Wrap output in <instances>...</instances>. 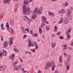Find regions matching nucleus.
<instances>
[{"label": "nucleus", "instance_id": "c03bdc74", "mask_svg": "<svg viewBox=\"0 0 73 73\" xmlns=\"http://www.w3.org/2000/svg\"><path fill=\"white\" fill-rule=\"evenodd\" d=\"M68 2L67 1L65 3V5L66 7H67L68 5Z\"/></svg>", "mask_w": 73, "mask_h": 73}, {"label": "nucleus", "instance_id": "bb28decb", "mask_svg": "<svg viewBox=\"0 0 73 73\" xmlns=\"http://www.w3.org/2000/svg\"><path fill=\"white\" fill-rule=\"evenodd\" d=\"M59 61L60 62H62V56H60L59 57Z\"/></svg>", "mask_w": 73, "mask_h": 73}, {"label": "nucleus", "instance_id": "49530a36", "mask_svg": "<svg viewBox=\"0 0 73 73\" xmlns=\"http://www.w3.org/2000/svg\"><path fill=\"white\" fill-rule=\"evenodd\" d=\"M25 31H27L28 33H29V29L28 28H26L25 29Z\"/></svg>", "mask_w": 73, "mask_h": 73}, {"label": "nucleus", "instance_id": "412c9836", "mask_svg": "<svg viewBox=\"0 0 73 73\" xmlns=\"http://www.w3.org/2000/svg\"><path fill=\"white\" fill-rule=\"evenodd\" d=\"M66 35H67V38L66 40H68L69 41V40H70V38L71 37H70V35L68 33L67 34H66Z\"/></svg>", "mask_w": 73, "mask_h": 73}, {"label": "nucleus", "instance_id": "2eb2a0df", "mask_svg": "<svg viewBox=\"0 0 73 73\" xmlns=\"http://www.w3.org/2000/svg\"><path fill=\"white\" fill-rule=\"evenodd\" d=\"M72 29L71 28H69L68 29V30H67L66 33V35H67L68 34L70 33V32H71V31H72Z\"/></svg>", "mask_w": 73, "mask_h": 73}, {"label": "nucleus", "instance_id": "20e7f679", "mask_svg": "<svg viewBox=\"0 0 73 73\" xmlns=\"http://www.w3.org/2000/svg\"><path fill=\"white\" fill-rule=\"evenodd\" d=\"M37 7H36L35 9H34L33 11L32 12V13L34 14H37V15H41V12L43 11L42 7L40 6L38 11H37Z\"/></svg>", "mask_w": 73, "mask_h": 73}, {"label": "nucleus", "instance_id": "13d9d810", "mask_svg": "<svg viewBox=\"0 0 73 73\" xmlns=\"http://www.w3.org/2000/svg\"><path fill=\"white\" fill-rule=\"evenodd\" d=\"M37 73H41L42 72L40 70H38L37 72Z\"/></svg>", "mask_w": 73, "mask_h": 73}, {"label": "nucleus", "instance_id": "6ab92c4d", "mask_svg": "<svg viewBox=\"0 0 73 73\" xmlns=\"http://www.w3.org/2000/svg\"><path fill=\"white\" fill-rule=\"evenodd\" d=\"M41 19L42 21H43L44 22H46V19L44 16L41 17Z\"/></svg>", "mask_w": 73, "mask_h": 73}, {"label": "nucleus", "instance_id": "680f3d73", "mask_svg": "<svg viewBox=\"0 0 73 73\" xmlns=\"http://www.w3.org/2000/svg\"><path fill=\"white\" fill-rule=\"evenodd\" d=\"M44 22L45 23H46L47 24H49V22H48V21H46L45 22Z\"/></svg>", "mask_w": 73, "mask_h": 73}, {"label": "nucleus", "instance_id": "aec40b11", "mask_svg": "<svg viewBox=\"0 0 73 73\" xmlns=\"http://www.w3.org/2000/svg\"><path fill=\"white\" fill-rule=\"evenodd\" d=\"M66 65H67L66 66V70L67 71H68L69 69V68H70V66L69 65V64H68V63H67V62H66Z\"/></svg>", "mask_w": 73, "mask_h": 73}, {"label": "nucleus", "instance_id": "4468645a", "mask_svg": "<svg viewBox=\"0 0 73 73\" xmlns=\"http://www.w3.org/2000/svg\"><path fill=\"white\" fill-rule=\"evenodd\" d=\"M23 19L25 21H27L29 20V18L26 16H25L23 17Z\"/></svg>", "mask_w": 73, "mask_h": 73}, {"label": "nucleus", "instance_id": "a878e982", "mask_svg": "<svg viewBox=\"0 0 73 73\" xmlns=\"http://www.w3.org/2000/svg\"><path fill=\"white\" fill-rule=\"evenodd\" d=\"M57 25H55L54 27V31L55 32H57Z\"/></svg>", "mask_w": 73, "mask_h": 73}, {"label": "nucleus", "instance_id": "69168bd1", "mask_svg": "<svg viewBox=\"0 0 73 73\" xmlns=\"http://www.w3.org/2000/svg\"><path fill=\"white\" fill-rule=\"evenodd\" d=\"M1 28V29L2 30H4V27H2Z\"/></svg>", "mask_w": 73, "mask_h": 73}, {"label": "nucleus", "instance_id": "0e129e2a", "mask_svg": "<svg viewBox=\"0 0 73 73\" xmlns=\"http://www.w3.org/2000/svg\"><path fill=\"white\" fill-rule=\"evenodd\" d=\"M33 0H30L28 1V3H31V1H33Z\"/></svg>", "mask_w": 73, "mask_h": 73}, {"label": "nucleus", "instance_id": "5fc2aeb1", "mask_svg": "<svg viewBox=\"0 0 73 73\" xmlns=\"http://www.w3.org/2000/svg\"><path fill=\"white\" fill-rule=\"evenodd\" d=\"M22 32L23 33H25V29L24 30H22Z\"/></svg>", "mask_w": 73, "mask_h": 73}, {"label": "nucleus", "instance_id": "9d476101", "mask_svg": "<svg viewBox=\"0 0 73 73\" xmlns=\"http://www.w3.org/2000/svg\"><path fill=\"white\" fill-rule=\"evenodd\" d=\"M2 52L3 55L4 56V57L5 56H7V51L5 50H2Z\"/></svg>", "mask_w": 73, "mask_h": 73}, {"label": "nucleus", "instance_id": "4d7b16f0", "mask_svg": "<svg viewBox=\"0 0 73 73\" xmlns=\"http://www.w3.org/2000/svg\"><path fill=\"white\" fill-rule=\"evenodd\" d=\"M27 37V35H23V38L24 39L25 38Z\"/></svg>", "mask_w": 73, "mask_h": 73}, {"label": "nucleus", "instance_id": "f8f14e48", "mask_svg": "<svg viewBox=\"0 0 73 73\" xmlns=\"http://www.w3.org/2000/svg\"><path fill=\"white\" fill-rule=\"evenodd\" d=\"M21 69L23 72L24 73H30V71L28 72L27 70H24V69L23 68H21Z\"/></svg>", "mask_w": 73, "mask_h": 73}, {"label": "nucleus", "instance_id": "1a4fd4ad", "mask_svg": "<svg viewBox=\"0 0 73 73\" xmlns=\"http://www.w3.org/2000/svg\"><path fill=\"white\" fill-rule=\"evenodd\" d=\"M58 13L59 14H62V13H64V9H62L61 10H59L58 11Z\"/></svg>", "mask_w": 73, "mask_h": 73}, {"label": "nucleus", "instance_id": "7c9ffc66", "mask_svg": "<svg viewBox=\"0 0 73 73\" xmlns=\"http://www.w3.org/2000/svg\"><path fill=\"white\" fill-rule=\"evenodd\" d=\"M39 32L40 34L42 33V29H41L40 27L39 28Z\"/></svg>", "mask_w": 73, "mask_h": 73}, {"label": "nucleus", "instance_id": "393cba45", "mask_svg": "<svg viewBox=\"0 0 73 73\" xmlns=\"http://www.w3.org/2000/svg\"><path fill=\"white\" fill-rule=\"evenodd\" d=\"M21 66V65H20L19 66H17L15 68V69L16 70H19V69H20V68Z\"/></svg>", "mask_w": 73, "mask_h": 73}, {"label": "nucleus", "instance_id": "4c0bfd02", "mask_svg": "<svg viewBox=\"0 0 73 73\" xmlns=\"http://www.w3.org/2000/svg\"><path fill=\"white\" fill-rule=\"evenodd\" d=\"M6 25L5 26L7 28H9V23H6Z\"/></svg>", "mask_w": 73, "mask_h": 73}, {"label": "nucleus", "instance_id": "e433bc0d", "mask_svg": "<svg viewBox=\"0 0 73 73\" xmlns=\"http://www.w3.org/2000/svg\"><path fill=\"white\" fill-rule=\"evenodd\" d=\"M36 15H32V16L31 17V18L32 19H35V17H36Z\"/></svg>", "mask_w": 73, "mask_h": 73}, {"label": "nucleus", "instance_id": "6e6552de", "mask_svg": "<svg viewBox=\"0 0 73 73\" xmlns=\"http://www.w3.org/2000/svg\"><path fill=\"white\" fill-rule=\"evenodd\" d=\"M6 67L5 66H0V70H4L6 69Z\"/></svg>", "mask_w": 73, "mask_h": 73}, {"label": "nucleus", "instance_id": "cd10ccee", "mask_svg": "<svg viewBox=\"0 0 73 73\" xmlns=\"http://www.w3.org/2000/svg\"><path fill=\"white\" fill-rule=\"evenodd\" d=\"M23 3L26 5H28V3L27 2V0H25L23 1Z\"/></svg>", "mask_w": 73, "mask_h": 73}, {"label": "nucleus", "instance_id": "a18cd8bd", "mask_svg": "<svg viewBox=\"0 0 73 73\" xmlns=\"http://www.w3.org/2000/svg\"><path fill=\"white\" fill-rule=\"evenodd\" d=\"M1 41H3L4 40V38H3V36L1 35Z\"/></svg>", "mask_w": 73, "mask_h": 73}, {"label": "nucleus", "instance_id": "72a5a7b5", "mask_svg": "<svg viewBox=\"0 0 73 73\" xmlns=\"http://www.w3.org/2000/svg\"><path fill=\"white\" fill-rule=\"evenodd\" d=\"M62 52H64V44H63L62 45Z\"/></svg>", "mask_w": 73, "mask_h": 73}, {"label": "nucleus", "instance_id": "423d86ee", "mask_svg": "<svg viewBox=\"0 0 73 73\" xmlns=\"http://www.w3.org/2000/svg\"><path fill=\"white\" fill-rule=\"evenodd\" d=\"M3 46L5 48H6L8 46V41H5L4 42Z\"/></svg>", "mask_w": 73, "mask_h": 73}, {"label": "nucleus", "instance_id": "bf43d9fd", "mask_svg": "<svg viewBox=\"0 0 73 73\" xmlns=\"http://www.w3.org/2000/svg\"><path fill=\"white\" fill-rule=\"evenodd\" d=\"M2 54H3V52H1L0 53V57H2Z\"/></svg>", "mask_w": 73, "mask_h": 73}, {"label": "nucleus", "instance_id": "0eeeda50", "mask_svg": "<svg viewBox=\"0 0 73 73\" xmlns=\"http://www.w3.org/2000/svg\"><path fill=\"white\" fill-rule=\"evenodd\" d=\"M10 25L11 27H13L15 25V21L13 20H11L9 22Z\"/></svg>", "mask_w": 73, "mask_h": 73}, {"label": "nucleus", "instance_id": "e2e57ef3", "mask_svg": "<svg viewBox=\"0 0 73 73\" xmlns=\"http://www.w3.org/2000/svg\"><path fill=\"white\" fill-rule=\"evenodd\" d=\"M69 49L70 50H72V49H73V48H71V47H70V48H69Z\"/></svg>", "mask_w": 73, "mask_h": 73}, {"label": "nucleus", "instance_id": "79ce46f5", "mask_svg": "<svg viewBox=\"0 0 73 73\" xmlns=\"http://www.w3.org/2000/svg\"><path fill=\"white\" fill-rule=\"evenodd\" d=\"M59 39H60V40H62V39H64V37L62 36H61L59 37Z\"/></svg>", "mask_w": 73, "mask_h": 73}, {"label": "nucleus", "instance_id": "603ef678", "mask_svg": "<svg viewBox=\"0 0 73 73\" xmlns=\"http://www.w3.org/2000/svg\"><path fill=\"white\" fill-rule=\"evenodd\" d=\"M52 36L53 37H54L55 36V34L54 33H53L52 34Z\"/></svg>", "mask_w": 73, "mask_h": 73}, {"label": "nucleus", "instance_id": "f704fd0d", "mask_svg": "<svg viewBox=\"0 0 73 73\" xmlns=\"http://www.w3.org/2000/svg\"><path fill=\"white\" fill-rule=\"evenodd\" d=\"M14 50L15 52H16L17 53H18L19 52V50H18V49H16V48H14L13 49Z\"/></svg>", "mask_w": 73, "mask_h": 73}, {"label": "nucleus", "instance_id": "a19ab883", "mask_svg": "<svg viewBox=\"0 0 73 73\" xmlns=\"http://www.w3.org/2000/svg\"><path fill=\"white\" fill-rule=\"evenodd\" d=\"M61 32H58L57 33V36H59L61 34Z\"/></svg>", "mask_w": 73, "mask_h": 73}, {"label": "nucleus", "instance_id": "c85d7f7f", "mask_svg": "<svg viewBox=\"0 0 73 73\" xmlns=\"http://www.w3.org/2000/svg\"><path fill=\"white\" fill-rule=\"evenodd\" d=\"M32 36H33L35 37H36L38 36V34L37 33H35V34H32Z\"/></svg>", "mask_w": 73, "mask_h": 73}, {"label": "nucleus", "instance_id": "9b49d317", "mask_svg": "<svg viewBox=\"0 0 73 73\" xmlns=\"http://www.w3.org/2000/svg\"><path fill=\"white\" fill-rule=\"evenodd\" d=\"M72 11H71V9H68L67 10V13L66 15H70L71 14H72Z\"/></svg>", "mask_w": 73, "mask_h": 73}, {"label": "nucleus", "instance_id": "3c124183", "mask_svg": "<svg viewBox=\"0 0 73 73\" xmlns=\"http://www.w3.org/2000/svg\"><path fill=\"white\" fill-rule=\"evenodd\" d=\"M13 63L14 64H15V65H17V61H16L15 62H13Z\"/></svg>", "mask_w": 73, "mask_h": 73}, {"label": "nucleus", "instance_id": "37998d69", "mask_svg": "<svg viewBox=\"0 0 73 73\" xmlns=\"http://www.w3.org/2000/svg\"><path fill=\"white\" fill-rule=\"evenodd\" d=\"M54 73H59V71H58V70H56L54 71Z\"/></svg>", "mask_w": 73, "mask_h": 73}, {"label": "nucleus", "instance_id": "5701e85b", "mask_svg": "<svg viewBox=\"0 0 73 73\" xmlns=\"http://www.w3.org/2000/svg\"><path fill=\"white\" fill-rule=\"evenodd\" d=\"M11 0H3V3L4 4H5V3H9V1H11Z\"/></svg>", "mask_w": 73, "mask_h": 73}, {"label": "nucleus", "instance_id": "4be33fe9", "mask_svg": "<svg viewBox=\"0 0 73 73\" xmlns=\"http://www.w3.org/2000/svg\"><path fill=\"white\" fill-rule=\"evenodd\" d=\"M14 57H15V54H13L11 55V56H10V60H14Z\"/></svg>", "mask_w": 73, "mask_h": 73}, {"label": "nucleus", "instance_id": "f257e3e1", "mask_svg": "<svg viewBox=\"0 0 73 73\" xmlns=\"http://www.w3.org/2000/svg\"><path fill=\"white\" fill-rule=\"evenodd\" d=\"M50 67H52V70L54 71L55 69V68L56 67L55 63L54 62H47L46 63V65L44 67V68L45 69H49Z\"/></svg>", "mask_w": 73, "mask_h": 73}, {"label": "nucleus", "instance_id": "338daca9", "mask_svg": "<svg viewBox=\"0 0 73 73\" xmlns=\"http://www.w3.org/2000/svg\"><path fill=\"white\" fill-rule=\"evenodd\" d=\"M16 8H19V5H16Z\"/></svg>", "mask_w": 73, "mask_h": 73}, {"label": "nucleus", "instance_id": "6e6d98bb", "mask_svg": "<svg viewBox=\"0 0 73 73\" xmlns=\"http://www.w3.org/2000/svg\"><path fill=\"white\" fill-rule=\"evenodd\" d=\"M19 59L20 60L21 62H23V60H22V59H21V58H20Z\"/></svg>", "mask_w": 73, "mask_h": 73}, {"label": "nucleus", "instance_id": "774afa93", "mask_svg": "<svg viewBox=\"0 0 73 73\" xmlns=\"http://www.w3.org/2000/svg\"><path fill=\"white\" fill-rule=\"evenodd\" d=\"M3 13H1L0 14V16H3Z\"/></svg>", "mask_w": 73, "mask_h": 73}, {"label": "nucleus", "instance_id": "de8ad7c7", "mask_svg": "<svg viewBox=\"0 0 73 73\" xmlns=\"http://www.w3.org/2000/svg\"><path fill=\"white\" fill-rule=\"evenodd\" d=\"M31 52H35V50L34 49H31Z\"/></svg>", "mask_w": 73, "mask_h": 73}, {"label": "nucleus", "instance_id": "58836bf2", "mask_svg": "<svg viewBox=\"0 0 73 73\" xmlns=\"http://www.w3.org/2000/svg\"><path fill=\"white\" fill-rule=\"evenodd\" d=\"M9 31L10 32H11V33H12V32H13V29L12 28H10L9 30Z\"/></svg>", "mask_w": 73, "mask_h": 73}, {"label": "nucleus", "instance_id": "864d4df0", "mask_svg": "<svg viewBox=\"0 0 73 73\" xmlns=\"http://www.w3.org/2000/svg\"><path fill=\"white\" fill-rule=\"evenodd\" d=\"M33 31H32V30H31L30 31V33L31 35H32V34H33Z\"/></svg>", "mask_w": 73, "mask_h": 73}, {"label": "nucleus", "instance_id": "39448f33", "mask_svg": "<svg viewBox=\"0 0 73 73\" xmlns=\"http://www.w3.org/2000/svg\"><path fill=\"white\" fill-rule=\"evenodd\" d=\"M14 38L12 37H11L9 38V45H12L13 44V40Z\"/></svg>", "mask_w": 73, "mask_h": 73}, {"label": "nucleus", "instance_id": "f3484780", "mask_svg": "<svg viewBox=\"0 0 73 73\" xmlns=\"http://www.w3.org/2000/svg\"><path fill=\"white\" fill-rule=\"evenodd\" d=\"M48 15L49 16H52L53 17V16H54V14L50 11L48 12Z\"/></svg>", "mask_w": 73, "mask_h": 73}, {"label": "nucleus", "instance_id": "473e14b6", "mask_svg": "<svg viewBox=\"0 0 73 73\" xmlns=\"http://www.w3.org/2000/svg\"><path fill=\"white\" fill-rule=\"evenodd\" d=\"M45 28L46 29V31H47L50 30V29L49 28V27L48 26H46L45 27Z\"/></svg>", "mask_w": 73, "mask_h": 73}, {"label": "nucleus", "instance_id": "c9c22d12", "mask_svg": "<svg viewBox=\"0 0 73 73\" xmlns=\"http://www.w3.org/2000/svg\"><path fill=\"white\" fill-rule=\"evenodd\" d=\"M45 25V24L42 23L41 24V25H40V27L41 28H43L44 27H45V26L44 25Z\"/></svg>", "mask_w": 73, "mask_h": 73}, {"label": "nucleus", "instance_id": "dca6fc26", "mask_svg": "<svg viewBox=\"0 0 73 73\" xmlns=\"http://www.w3.org/2000/svg\"><path fill=\"white\" fill-rule=\"evenodd\" d=\"M29 54V55L31 57H32L33 54L32 53H31V51H26L25 52V53L26 54Z\"/></svg>", "mask_w": 73, "mask_h": 73}, {"label": "nucleus", "instance_id": "c756f323", "mask_svg": "<svg viewBox=\"0 0 73 73\" xmlns=\"http://www.w3.org/2000/svg\"><path fill=\"white\" fill-rule=\"evenodd\" d=\"M70 61V59L69 58H67V60H65L66 62H69Z\"/></svg>", "mask_w": 73, "mask_h": 73}, {"label": "nucleus", "instance_id": "ddd939ff", "mask_svg": "<svg viewBox=\"0 0 73 73\" xmlns=\"http://www.w3.org/2000/svg\"><path fill=\"white\" fill-rule=\"evenodd\" d=\"M68 23V18H65L64 19V24H67Z\"/></svg>", "mask_w": 73, "mask_h": 73}, {"label": "nucleus", "instance_id": "052dcab7", "mask_svg": "<svg viewBox=\"0 0 73 73\" xmlns=\"http://www.w3.org/2000/svg\"><path fill=\"white\" fill-rule=\"evenodd\" d=\"M1 27H4V25H3V24H1Z\"/></svg>", "mask_w": 73, "mask_h": 73}, {"label": "nucleus", "instance_id": "ea45409f", "mask_svg": "<svg viewBox=\"0 0 73 73\" xmlns=\"http://www.w3.org/2000/svg\"><path fill=\"white\" fill-rule=\"evenodd\" d=\"M68 47H67V44H65L64 46V49H67Z\"/></svg>", "mask_w": 73, "mask_h": 73}, {"label": "nucleus", "instance_id": "09e8293b", "mask_svg": "<svg viewBox=\"0 0 73 73\" xmlns=\"http://www.w3.org/2000/svg\"><path fill=\"white\" fill-rule=\"evenodd\" d=\"M64 57H68V54L64 52Z\"/></svg>", "mask_w": 73, "mask_h": 73}, {"label": "nucleus", "instance_id": "2f4dec72", "mask_svg": "<svg viewBox=\"0 0 73 73\" xmlns=\"http://www.w3.org/2000/svg\"><path fill=\"white\" fill-rule=\"evenodd\" d=\"M68 17H69V19H70V20H71V19H72V16H71V15H67Z\"/></svg>", "mask_w": 73, "mask_h": 73}, {"label": "nucleus", "instance_id": "a211bd4d", "mask_svg": "<svg viewBox=\"0 0 73 73\" xmlns=\"http://www.w3.org/2000/svg\"><path fill=\"white\" fill-rule=\"evenodd\" d=\"M56 44L55 42L51 44L52 48H54L56 47Z\"/></svg>", "mask_w": 73, "mask_h": 73}, {"label": "nucleus", "instance_id": "f03ea898", "mask_svg": "<svg viewBox=\"0 0 73 73\" xmlns=\"http://www.w3.org/2000/svg\"><path fill=\"white\" fill-rule=\"evenodd\" d=\"M23 8V15H26L32 13V11L31 10H30L29 11H28L30 10V8L29 7H27L25 8V5H24Z\"/></svg>", "mask_w": 73, "mask_h": 73}, {"label": "nucleus", "instance_id": "b1692460", "mask_svg": "<svg viewBox=\"0 0 73 73\" xmlns=\"http://www.w3.org/2000/svg\"><path fill=\"white\" fill-rule=\"evenodd\" d=\"M63 23V18H62L60 19V20L58 22V24H60L61 23Z\"/></svg>", "mask_w": 73, "mask_h": 73}, {"label": "nucleus", "instance_id": "7ed1b4c3", "mask_svg": "<svg viewBox=\"0 0 73 73\" xmlns=\"http://www.w3.org/2000/svg\"><path fill=\"white\" fill-rule=\"evenodd\" d=\"M28 46L29 47H31V46H32V47H33L34 46H35V50H37L38 49V46L37 45V44L36 42H35L34 41L32 42L30 40V39H29L28 40ZM34 43V44H31V43Z\"/></svg>", "mask_w": 73, "mask_h": 73}, {"label": "nucleus", "instance_id": "8fccbe9b", "mask_svg": "<svg viewBox=\"0 0 73 73\" xmlns=\"http://www.w3.org/2000/svg\"><path fill=\"white\" fill-rule=\"evenodd\" d=\"M21 28L22 30H24L25 29L24 27L23 26H21Z\"/></svg>", "mask_w": 73, "mask_h": 73}]
</instances>
